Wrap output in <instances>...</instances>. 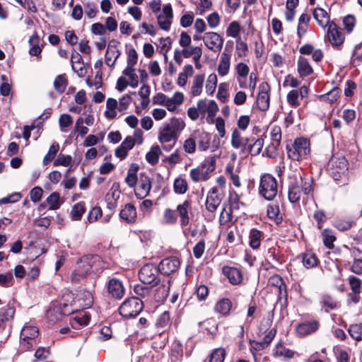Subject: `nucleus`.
Returning <instances> with one entry per match:
<instances>
[{
	"label": "nucleus",
	"instance_id": "39448f33",
	"mask_svg": "<svg viewBox=\"0 0 362 362\" xmlns=\"http://www.w3.org/2000/svg\"><path fill=\"white\" fill-rule=\"evenodd\" d=\"M259 193L268 201L273 200L278 193V184L276 178L270 174H264L260 177Z\"/></svg>",
	"mask_w": 362,
	"mask_h": 362
},
{
	"label": "nucleus",
	"instance_id": "5701e85b",
	"mask_svg": "<svg viewBox=\"0 0 362 362\" xmlns=\"http://www.w3.org/2000/svg\"><path fill=\"white\" fill-rule=\"evenodd\" d=\"M193 136L197 142L200 151H205L209 148L211 136L209 133L204 131H195Z\"/></svg>",
	"mask_w": 362,
	"mask_h": 362
},
{
	"label": "nucleus",
	"instance_id": "8fccbe9b",
	"mask_svg": "<svg viewBox=\"0 0 362 362\" xmlns=\"http://www.w3.org/2000/svg\"><path fill=\"white\" fill-rule=\"evenodd\" d=\"M59 149V145L57 142H54L43 158V164L45 165H47L50 161H52L56 156L58 151Z\"/></svg>",
	"mask_w": 362,
	"mask_h": 362
},
{
	"label": "nucleus",
	"instance_id": "09e8293b",
	"mask_svg": "<svg viewBox=\"0 0 362 362\" xmlns=\"http://www.w3.org/2000/svg\"><path fill=\"white\" fill-rule=\"evenodd\" d=\"M86 211L85 205L83 202L76 204L71 211V216L73 220H80Z\"/></svg>",
	"mask_w": 362,
	"mask_h": 362
},
{
	"label": "nucleus",
	"instance_id": "cd10ccee",
	"mask_svg": "<svg viewBox=\"0 0 362 362\" xmlns=\"http://www.w3.org/2000/svg\"><path fill=\"white\" fill-rule=\"evenodd\" d=\"M205 76L204 74H197L192 81V85L190 89V94L193 97L201 95L203 89Z\"/></svg>",
	"mask_w": 362,
	"mask_h": 362
},
{
	"label": "nucleus",
	"instance_id": "423d86ee",
	"mask_svg": "<svg viewBox=\"0 0 362 362\" xmlns=\"http://www.w3.org/2000/svg\"><path fill=\"white\" fill-rule=\"evenodd\" d=\"M144 302L137 297L127 298L119 307L121 315L126 318L134 317L142 310Z\"/></svg>",
	"mask_w": 362,
	"mask_h": 362
},
{
	"label": "nucleus",
	"instance_id": "a878e982",
	"mask_svg": "<svg viewBox=\"0 0 362 362\" xmlns=\"http://www.w3.org/2000/svg\"><path fill=\"white\" fill-rule=\"evenodd\" d=\"M120 218L127 223H134L136 219V208L131 204L125 205L119 213Z\"/></svg>",
	"mask_w": 362,
	"mask_h": 362
},
{
	"label": "nucleus",
	"instance_id": "20e7f679",
	"mask_svg": "<svg viewBox=\"0 0 362 362\" xmlns=\"http://www.w3.org/2000/svg\"><path fill=\"white\" fill-rule=\"evenodd\" d=\"M216 159L214 156L208 157L199 166L189 172V177L194 182H204L210 178L211 173L216 169Z\"/></svg>",
	"mask_w": 362,
	"mask_h": 362
},
{
	"label": "nucleus",
	"instance_id": "3c124183",
	"mask_svg": "<svg viewBox=\"0 0 362 362\" xmlns=\"http://www.w3.org/2000/svg\"><path fill=\"white\" fill-rule=\"evenodd\" d=\"M318 259L313 253H305L303 257V264L307 269L313 268L317 264Z\"/></svg>",
	"mask_w": 362,
	"mask_h": 362
},
{
	"label": "nucleus",
	"instance_id": "bf43d9fd",
	"mask_svg": "<svg viewBox=\"0 0 362 362\" xmlns=\"http://www.w3.org/2000/svg\"><path fill=\"white\" fill-rule=\"evenodd\" d=\"M15 314V309L8 307L4 312L0 313V327H3L6 322L13 318Z\"/></svg>",
	"mask_w": 362,
	"mask_h": 362
},
{
	"label": "nucleus",
	"instance_id": "9b49d317",
	"mask_svg": "<svg viewBox=\"0 0 362 362\" xmlns=\"http://www.w3.org/2000/svg\"><path fill=\"white\" fill-rule=\"evenodd\" d=\"M327 37L334 47H340L344 41V35L334 22L327 27Z\"/></svg>",
	"mask_w": 362,
	"mask_h": 362
},
{
	"label": "nucleus",
	"instance_id": "f257e3e1",
	"mask_svg": "<svg viewBox=\"0 0 362 362\" xmlns=\"http://www.w3.org/2000/svg\"><path fill=\"white\" fill-rule=\"evenodd\" d=\"M102 261L98 255H85L80 258L71 274V281L78 283L86 279L91 272L102 269Z\"/></svg>",
	"mask_w": 362,
	"mask_h": 362
},
{
	"label": "nucleus",
	"instance_id": "58836bf2",
	"mask_svg": "<svg viewBox=\"0 0 362 362\" xmlns=\"http://www.w3.org/2000/svg\"><path fill=\"white\" fill-rule=\"evenodd\" d=\"M262 233L259 230L252 229L249 235V245L253 249H257L260 246Z\"/></svg>",
	"mask_w": 362,
	"mask_h": 362
},
{
	"label": "nucleus",
	"instance_id": "412c9836",
	"mask_svg": "<svg viewBox=\"0 0 362 362\" xmlns=\"http://www.w3.org/2000/svg\"><path fill=\"white\" fill-rule=\"evenodd\" d=\"M319 326V322L317 320L308 321L298 324L296 330L300 336L305 337L315 332Z\"/></svg>",
	"mask_w": 362,
	"mask_h": 362
},
{
	"label": "nucleus",
	"instance_id": "393cba45",
	"mask_svg": "<svg viewBox=\"0 0 362 362\" xmlns=\"http://www.w3.org/2000/svg\"><path fill=\"white\" fill-rule=\"evenodd\" d=\"M190 209V202L188 200H185L182 204H179L177 206V211L180 217V224L182 226H186L189 224V211Z\"/></svg>",
	"mask_w": 362,
	"mask_h": 362
},
{
	"label": "nucleus",
	"instance_id": "4d7b16f0",
	"mask_svg": "<svg viewBox=\"0 0 362 362\" xmlns=\"http://www.w3.org/2000/svg\"><path fill=\"white\" fill-rule=\"evenodd\" d=\"M47 202L49 205V209H57L61 205L60 196L58 192H52L47 198Z\"/></svg>",
	"mask_w": 362,
	"mask_h": 362
},
{
	"label": "nucleus",
	"instance_id": "c756f323",
	"mask_svg": "<svg viewBox=\"0 0 362 362\" xmlns=\"http://www.w3.org/2000/svg\"><path fill=\"white\" fill-rule=\"evenodd\" d=\"M298 71L301 77H305L311 74L313 69L307 59L300 57L298 60Z\"/></svg>",
	"mask_w": 362,
	"mask_h": 362
},
{
	"label": "nucleus",
	"instance_id": "e2e57ef3",
	"mask_svg": "<svg viewBox=\"0 0 362 362\" xmlns=\"http://www.w3.org/2000/svg\"><path fill=\"white\" fill-rule=\"evenodd\" d=\"M349 283L350 284L352 293L354 294H360L361 280L356 276H351L349 278Z\"/></svg>",
	"mask_w": 362,
	"mask_h": 362
},
{
	"label": "nucleus",
	"instance_id": "a211bd4d",
	"mask_svg": "<svg viewBox=\"0 0 362 362\" xmlns=\"http://www.w3.org/2000/svg\"><path fill=\"white\" fill-rule=\"evenodd\" d=\"M118 42L116 40H112L108 44L105 56V64L110 67H114L116 61L120 55V51L117 47Z\"/></svg>",
	"mask_w": 362,
	"mask_h": 362
},
{
	"label": "nucleus",
	"instance_id": "c03bdc74",
	"mask_svg": "<svg viewBox=\"0 0 362 362\" xmlns=\"http://www.w3.org/2000/svg\"><path fill=\"white\" fill-rule=\"evenodd\" d=\"M173 189L176 194H183L188 189V185L185 179L177 177L174 180Z\"/></svg>",
	"mask_w": 362,
	"mask_h": 362
},
{
	"label": "nucleus",
	"instance_id": "0eeeda50",
	"mask_svg": "<svg viewBox=\"0 0 362 362\" xmlns=\"http://www.w3.org/2000/svg\"><path fill=\"white\" fill-rule=\"evenodd\" d=\"M348 161L344 156L333 157L328 163L329 175L335 180H339L348 170Z\"/></svg>",
	"mask_w": 362,
	"mask_h": 362
},
{
	"label": "nucleus",
	"instance_id": "473e14b6",
	"mask_svg": "<svg viewBox=\"0 0 362 362\" xmlns=\"http://www.w3.org/2000/svg\"><path fill=\"white\" fill-rule=\"evenodd\" d=\"M28 42L30 46L29 54L32 56L38 57L42 52V49L39 46V36L37 34H33L30 37Z\"/></svg>",
	"mask_w": 362,
	"mask_h": 362
},
{
	"label": "nucleus",
	"instance_id": "4be33fe9",
	"mask_svg": "<svg viewBox=\"0 0 362 362\" xmlns=\"http://www.w3.org/2000/svg\"><path fill=\"white\" fill-rule=\"evenodd\" d=\"M230 54L227 52L226 49L221 53L217 68L219 76H225L229 73L230 68Z\"/></svg>",
	"mask_w": 362,
	"mask_h": 362
},
{
	"label": "nucleus",
	"instance_id": "b1692460",
	"mask_svg": "<svg viewBox=\"0 0 362 362\" xmlns=\"http://www.w3.org/2000/svg\"><path fill=\"white\" fill-rule=\"evenodd\" d=\"M250 141L249 138H243L240 132L238 129H234L231 135V146L234 148H239L242 147L241 151L244 153L246 151V146Z\"/></svg>",
	"mask_w": 362,
	"mask_h": 362
},
{
	"label": "nucleus",
	"instance_id": "f3484780",
	"mask_svg": "<svg viewBox=\"0 0 362 362\" xmlns=\"http://www.w3.org/2000/svg\"><path fill=\"white\" fill-rule=\"evenodd\" d=\"M222 272L233 285H240L243 281V272L237 267L224 266L222 268Z\"/></svg>",
	"mask_w": 362,
	"mask_h": 362
},
{
	"label": "nucleus",
	"instance_id": "f03ea898",
	"mask_svg": "<svg viewBox=\"0 0 362 362\" xmlns=\"http://www.w3.org/2000/svg\"><path fill=\"white\" fill-rule=\"evenodd\" d=\"M185 122L179 118H173L169 123L164 124L158 133V141L161 144L177 141L180 133L185 129Z\"/></svg>",
	"mask_w": 362,
	"mask_h": 362
},
{
	"label": "nucleus",
	"instance_id": "7c9ffc66",
	"mask_svg": "<svg viewBox=\"0 0 362 362\" xmlns=\"http://www.w3.org/2000/svg\"><path fill=\"white\" fill-rule=\"evenodd\" d=\"M253 139H250V141L246 146L245 152H250L252 156H257L260 153L264 146V139L262 138L257 139L252 144Z\"/></svg>",
	"mask_w": 362,
	"mask_h": 362
},
{
	"label": "nucleus",
	"instance_id": "5fc2aeb1",
	"mask_svg": "<svg viewBox=\"0 0 362 362\" xmlns=\"http://www.w3.org/2000/svg\"><path fill=\"white\" fill-rule=\"evenodd\" d=\"M274 355L284 356L287 358H291L294 356V351L286 348L282 344H279L276 345L275 348Z\"/></svg>",
	"mask_w": 362,
	"mask_h": 362
},
{
	"label": "nucleus",
	"instance_id": "6ab92c4d",
	"mask_svg": "<svg viewBox=\"0 0 362 362\" xmlns=\"http://www.w3.org/2000/svg\"><path fill=\"white\" fill-rule=\"evenodd\" d=\"M151 189V182L146 175H141L137 187L135 189V195L139 199L145 198Z\"/></svg>",
	"mask_w": 362,
	"mask_h": 362
},
{
	"label": "nucleus",
	"instance_id": "1a4fd4ad",
	"mask_svg": "<svg viewBox=\"0 0 362 362\" xmlns=\"http://www.w3.org/2000/svg\"><path fill=\"white\" fill-rule=\"evenodd\" d=\"M158 268L153 264H146L144 265L139 272V280L144 284H155L156 281H159L158 279Z\"/></svg>",
	"mask_w": 362,
	"mask_h": 362
},
{
	"label": "nucleus",
	"instance_id": "37998d69",
	"mask_svg": "<svg viewBox=\"0 0 362 362\" xmlns=\"http://www.w3.org/2000/svg\"><path fill=\"white\" fill-rule=\"evenodd\" d=\"M322 241L324 245L329 249L334 247V242L336 240V237L334 232L329 229H325L322 232Z\"/></svg>",
	"mask_w": 362,
	"mask_h": 362
},
{
	"label": "nucleus",
	"instance_id": "de8ad7c7",
	"mask_svg": "<svg viewBox=\"0 0 362 362\" xmlns=\"http://www.w3.org/2000/svg\"><path fill=\"white\" fill-rule=\"evenodd\" d=\"M152 286H148L142 284H136L134 287V291L136 295L141 298H148L151 293Z\"/></svg>",
	"mask_w": 362,
	"mask_h": 362
},
{
	"label": "nucleus",
	"instance_id": "4468645a",
	"mask_svg": "<svg viewBox=\"0 0 362 362\" xmlns=\"http://www.w3.org/2000/svg\"><path fill=\"white\" fill-rule=\"evenodd\" d=\"M221 197L218 194L217 187H214L211 188L207 193L205 206L206 209L211 214H214L221 202ZM211 217H214V214L211 215Z\"/></svg>",
	"mask_w": 362,
	"mask_h": 362
},
{
	"label": "nucleus",
	"instance_id": "680f3d73",
	"mask_svg": "<svg viewBox=\"0 0 362 362\" xmlns=\"http://www.w3.org/2000/svg\"><path fill=\"white\" fill-rule=\"evenodd\" d=\"M236 54L239 57H243L247 55L248 47L246 42L241 40L240 37L236 40Z\"/></svg>",
	"mask_w": 362,
	"mask_h": 362
},
{
	"label": "nucleus",
	"instance_id": "aec40b11",
	"mask_svg": "<svg viewBox=\"0 0 362 362\" xmlns=\"http://www.w3.org/2000/svg\"><path fill=\"white\" fill-rule=\"evenodd\" d=\"M107 292L112 298L120 299L124 296L125 290L122 281L112 279L107 284Z\"/></svg>",
	"mask_w": 362,
	"mask_h": 362
},
{
	"label": "nucleus",
	"instance_id": "7ed1b4c3",
	"mask_svg": "<svg viewBox=\"0 0 362 362\" xmlns=\"http://www.w3.org/2000/svg\"><path fill=\"white\" fill-rule=\"evenodd\" d=\"M286 150L290 159L296 161L305 160L310 153V141L303 137L297 138L291 146H286Z\"/></svg>",
	"mask_w": 362,
	"mask_h": 362
},
{
	"label": "nucleus",
	"instance_id": "4c0bfd02",
	"mask_svg": "<svg viewBox=\"0 0 362 362\" xmlns=\"http://www.w3.org/2000/svg\"><path fill=\"white\" fill-rule=\"evenodd\" d=\"M39 335L37 327L35 326H25L21 332V339H36Z\"/></svg>",
	"mask_w": 362,
	"mask_h": 362
},
{
	"label": "nucleus",
	"instance_id": "dca6fc26",
	"mask_svg": "<svg viewBox=\"0 0 362 362\" xmlns=\"http://www.w3.org/2000/svg\"><path fill=\"white\" fill-rule=\"evenodd\" d=\"M259 91L257 98V105L261 111H266L269 107V86L267 83L259 85Z\"/></svg>",
	"mask_w": 362,
	"mask_h": 362
},
{
	"label": "nucleus",
	"instance_id": "72a5a7b5",
	"mask_svg": "<svg viewBox=\"0 0 362 362\" xmlns=\"http://www.w3.org/2000/svg\"><path fill=\"white\" fill-rule=\"evenodd\" d=\"M232 308V303L228 298L218 300L215 305V310L223 315H228Z\"/></svg>",
	"mask_w": 362,
	"mask_h": 362
},
{
	"label": "nucleus",
	"instance_id": "864d4df0",
	"mask_svg": "<svg viewBox=\"0 0 362 362\" xmlns=\"http://www.w3.org/2000/svg\"><path fill=\"white\" fill-rule=\"evenodd\" d=\"M156 327L160 329H165L170 325V316L168 311L163 312L156 321Z\"/></svg>",
	"mask_w": 362,
	"mask_h": 362
},
{
	"label": "nucleus",
	"instance_id": "c85d7f7f",
	"mask_svg": "<svg viewBox=\"0 0 362 362\" xmlns=\"http://www.w3.org/2000/svg\"><path fill=\"white\" fill-rule=\"evenodd\" d=\"M270 137L272 143L268 148H272L276 150L280 145L281 140V129L279 126L273 125L270 127Z\"/></svg>",
	"mask_w": 362,
	"mask_h": 362
},
{
	"label": "nucleus",
	"instance_id": "c9c22d12",
	"mask_svg": "<svg viewBox=\"0 0 362 362\" xmlns=\"http://www.w3.org/2000/svg\"><path fill=\"white\" fill-rule=\"evenodd\" d=\"M139 167L136 164H132L128 170L127 175L125 178V182L130 187H133L137 182V170Z\"/></svg>",
	"mask_w": 362,
	"mask_h": 362
},
{
	"label": "nucleus",
	"instance_id": "13d9d810",
	"mask_svg": "<svg viewBox=\"0 0 362 362\" xmlns=\"http://www.w3.org/2000/svg\"><path fill=\"white\" fill-rule=\"evenodd\" d=\"M299 98L300 96L298 90H292L287 94V101L292 107H297L300 105Z\"/></svg>",
	"mask_w": 362,
	"mask_h": 362
},
{
	"label": "nucleus",
	"instance_id": "052dcab7",
	"mask_svg": "<svg viewBox=\"0 0 362 362\" xmlns=\"http://www.w3.org/2000/svg\"><path fill=\"white\" fill-rule=\"evenodd\" d=\"M59 123L61 131L63 132H66L67 129L66 128L72 124L73 119L71 115L68 114H64L60 116Z\"/></svg>",
	"mask_w": 362,
	"mask_h": 362
},
{
	"label": "nucleus",
	"instance_id": "338daca9",
	"mask_svg": "<svg viewBox=\"0 0 362 362\" xmlns=\"http://www.w3.org/2000/svg\"><path fill=\"white\" fill-rule=\"evenodd\" d=\"M225 358V350L217 349L211 355L209 362H223Z\"/></svg>",
	"mask_w": 362,
	"mask_h": 362
},
{
	"label": "nucleus",
	"instance_id": "79ce46f5",
	"mask_svg": "<svg viewBox=\"0 0 362 362\" xmlns=\"http://www.w3.org/2000/svg\"><path fill=\"white\" fill-rule=\"evenodd\" d=\"M161 154L160 148L158 146H153L151 150L146 153V159L151 165H156L159 160V156Z\"/></svg>",
	"mask_w": 362,
	"mask_h": 362
},
{
	"label": "nucleus",
	"instance_id": "a19ab883",
	"mask_svg": "<svg viewBox=\"0 0 362 362\" xmlns=\"http://www.w3.org/2000/svg\"><path fill=\"white\" fill-rule=\"evenodd\" d=\"M122 74L128 76L129 80V85L132 88H136L139 85V78L137 74L135 73V69L134 66H127Z\"/></svg>",
	"mask_w": 362,
	"mask_h": 362
},
{
	"label": "nucleus",
	"instance_id": "ea45409f",
	"mask_svg": "<svg viewBox=\"0 0 362 362\" xmlns=\"http://www.w3.org/2000/svg\"><path fill=\"white\" fill-rule=\"evenodd\" d=\"M339 95L340 89L338 88H334L327 93L320 95L319 98L321 101L327 102L332 104L337 101Z\"/></svg>",
	"mask_w": 362,
	"mask_h": 362
},
{
	"label": "nucleus",
	"instance_id": "a18cd8bd",
	"mask_svg": "<svg viewBox=\"0 0 362 362\" xmlns=\"http://www.w3.org/2000/svg\"><path fill=\"white\" fill-rule=\"evenodd\" d=\"M67 84L68 81L65 74L58 75L54 81V89L59 93H62L64 92Z\"/></svg>",
	"mask_w": 362,
	"mask_h": 362
},
{
	"label": "nucleus",
	"instance_id": "2eb2a0df",
	"mask_svg": "<svg viewBox=\"0 0 362 362\" xmlns=\"http://www.w3.org/2000/svg\"><path fill=\"white\" fill-rule=\"evenodd\" d=\"M180 260L176 257L163 259L158 265V270L164 275H170L175 272L180 267Z\"/></svg>",
	"mask_w": 362,
	"mask_h": 362
},
{
	"label": "nucleus",
	"instance_id": "bb28decb",
	"mask_svg": "<svg viewBox=\"0 0 362 362\" xmlns=\"http://www.w3.org/2000/svg\"><path fill=\"white\" fill-rule=\"evenodd\" d=\"M313 17L322 28L328 27L332 22L329 21L328 13L322 8H316L313 11Z\"/></svg>",
	"mask_w": 362,
	"mask_h": 362
},
{
	"label": "nucleus",
	"instance_id": "e433bc0d",
	"mask_svg": "<svg viewBox=\"0 0 362 362\" xmlns=\"http://www.w3.org/2000/svg\"><path fill=\"white\" fill-rule=\"evenodd\" d=\"M199 327L209 334H215L218 329V324L213 318L207 319L199 322Z\"/></svg>",
	"mask_w": 362,
	"mask_h": 362
},
{
	"label": "nucleus",
	"instance_id": "0e129e2a",
	"mask_svg": "<svg viewBox=\"0 0 362 362\" xmlns=\"http://www.w3.org/2000/svg\"><path fill=\"white\" fill-rule=\"evenodd\" d=\"M235 70L237 74V77L242 78H246L250 71L249 66L243 62L237 64L235 67Z\"/></svg>",
	"mask_w": 362,
	"mask_h": 362
},
{
	"label": "nucleus",
	"instance_id": "f704fd0d",
	"mask_svg": "<svg viewBox=\"0 0 362 362\" xmlns=\"http://www.w3.org/2000/svg\"><path fill=\"white\" fill-rule=\"evenodd\" d=\"M107 110L105 115L107 118L112 119L116 117V109H118V102L114 98H108L106 102Z\"/></svg>",
	"mask_w": 362,
	"mask_h": 362
},
{
	"label": "nucleus",
	"instance_id": "6e6d98bb",
	"mask_svg": "<svg viewBox=\"0 0 362 362\" xmlns=\"http://www.w3.org/2000/svg\"><path fill=\"white\" fill-rule=\"evenodd\" d=\"M240 26L239 23L237 21H233L229 24L226 30V33L228 36L239 39V37H240Z\"/></svg>",
	"mask_w": 362,
	"mask_h": 362
},
{
	"label": "nucleus",
	"instance_id": "6e6552de",
	"mask_svg": "<svg viewBox=\"0 0 362 362\" xmlns=\"http://www.w3.org/2000/svg\"><path fill=\"white\" fill-rule=\"evenodd\" d=\"M156 17L160 28L165 31H169L173 19V11L171 4L163 5L162 10L156 15Z\"/></svg>",
	"mask_w": 362,
	"mask_h": 362
},
{
	"label": "nucleus",
	"instance_id": "49530a36",
	"mask_svg": "<svg viewBox=\"0 0 362 362\" xmlns=\"http://www.w3.org/2000/svg\"><path fill=\"white\" fill-rule=\"evenodd\" d=\"M218 83V78L216 74H211L209 75L206 79V83L205 86L206 93L208 95H212L216 88Z\"/></svg>",
	"mask_w": 362,
	"mask_h": 362
},
{
	"label": "nucleus",
	"instance_id": "2f4dec72",
	"mask_svg": "<svg viewBox=\"0 0 362 362\" xmlns=\"http://www.w3.org/2000/svg\"><path fill=\"white\" fill-rule=\"evenodd\" d=\"M194 73L193 67L191 64L184 66L182 71L180 72L177 78V85L183 87L186 85L187 78L192 76Z\"/></svg>",
	"mask_w": 362,
	"mask_h": 362
},
{
	"label": "nucleus",
	"instance_id": "9d476101",
	"mask_svg": "<svg viewBox=\"0 0 362 362\" xmlns=\"http://www.w3.org/2000/svg\"><path fill=\"white\" fill-rule=\"evenodd\" d=\"M205 46L214 53L219 52L223 45V38L217 33L208 32L202 37Z\"/></svg>",
	"mask_w": 362,
	"mask_h": 362
},
{
	"label": "nucleus",
	"instance_id": "774afa93",
	"mask_svg": "<svg viewBox=\"0 0 362 362\" xmlns=\"http://www.w3.org/2000/svg\"><path fill=\"white\" fill-rule=\"evenodd\" d=\"M353 63L358 65L360 62H362V44L357 45L354 49L352 57Z\"/></svg>",
	"mask_w": 362,
	"mask_h": 362
},
{
	"label": "nucleus",
	"instance_id": "603ef678",
	"mask_svg": "<svg viewBox=\"0 0 362 362\" xmlns=\"http://www.w3.org/2000/svg\"><path fill=\"white\" fill-rule=\"evenodd\" d=\"M350 336L356 341L362 340V325L354 324L348 329Z\"/></svg>",
	"mask_w": 362,
	"mask_h": 362
},
{
	"label": "nucleus",
	"instance_id": "ddd939ff",
	"mask_svg": "<svg viewBox=\"0 0 362 362\" xmlns=\"http://www.w3.org/2000/svg\"><path fill=\"white\" fill-rule=\"evenodd\" d=\"M169 290V282L166 281H160L159 280L152 285L151 293H153V298L156 302L162 303L168 297Z\"/></svg>",
	"mask_w": 362,
	"mask_h": 362
},
{
	"label": "nucleus",
	"instance_id": "69168bd1",
	"mask_svg": "<svg viewBox=\"0 0 362 362\" xmlns=\"http://www.w3.org/2000/svg\"><path fill=\"white\" fill-rule=\"evenodd\" d=\"M267 216L269 218L274 220H280L281 219L279 217V207L278 204H269L267 207Z\"/></svg>",
	"mask_w": 362,
	"mask_h": 362
},
{
	"label": "nucleus",
	"instance_id": "f8f14e48",
	"mask_svg": "<svg viewBox=\"0 0 362 362\" xmlns=\"http://www.w3.org/2000/svg\"><path fill=\"white\" fill-rule=\"evenodd\" d=\"M290 178L288 197L291 203H296L300 200L301 195L300 182H302V176L300 174H295L293 177Z\"/></svg>",
	"mask_w": 362,
	"mask_h": 362
}]
</instances>
